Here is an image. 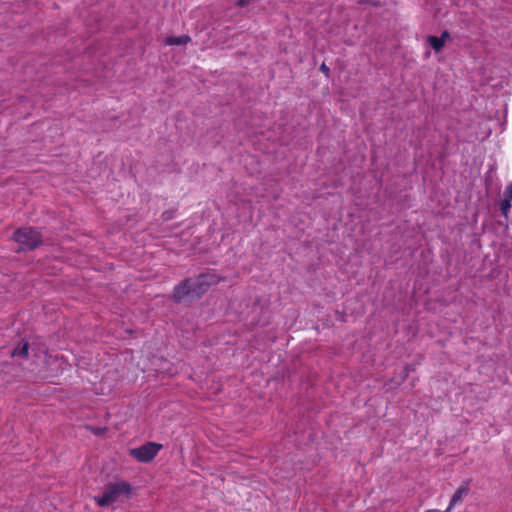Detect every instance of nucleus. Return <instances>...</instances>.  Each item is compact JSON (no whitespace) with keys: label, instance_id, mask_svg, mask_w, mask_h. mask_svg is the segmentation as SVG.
Listing matches in <instances>:
<instances>
[{"label":"nucleus","instance_id":"7","mask_svg":"<svg viewBox=\"0 0 512 512\" xmlns=\"http://www.w3.org/2000/svg\"><path fill=\"white\" fill-rule=\"evenodd\" d=\"M449 38L450 33L447 30H445L442 32L440 37L434 35L427 36L426 41L435 52H440Z\"/></svg>","mask_w":512,"mask_h":512},{"label":"nucleus","instance_id":"9","mask_svg":"<svg viewBox=\"0 0 512 512\" xmlns=\"http://www.w3.org/2000/svg\"><path fill=\"white\" fill-rule=\"evenodd\" d=\"M29 350V344L27 342H22L18 344L11 352L12 357H27Z\"/></svg>","mask_w":512,"mask_h":512},{"label":"nucleus","instance_id":"6","mask_svg":"<svg viewBox=\"0 0 512 512\" xmlns=\"http://www.w3.org/2000/svg\"><path fill=\"white\" fill-rule=\"evenodd\" d=\"M469 484L470 481L466 480L460 485V487H458V489L455 491V493L450 499L448 511H451L454 507L459 505L463 501V498L468 495L470 490Z\"/></svg>","mask_w":512,"mask_h":512},{"label":"nucleus","instance_id":"11","mask_svg":"<svg viewBox=\"0 0 512 512\" xmlns=\"http://www.w3.org/2000/svg\"><path fill=\"white\" fill-rule=\"evenodd\" d=\"M504 199L512 202V183L506 186L504 191Z\"/></svg>","mask_w":512,"mask_h":512},{"label":"nucleus","instance_id":"10","mask_svg":"<svg viewBox=\"0 0 512 512\" xmlns=\"http://www.w3.org/2000/svg\"><path fill=\"white\" fill-rule=\"evenodd\" d=\"M511 209V201L503 199L500 205L501 213L507 217L509 211Z\"/></svg>","mask_w":512,"mask_h":512},{"label":"nucleus","instance_id":"3","mask_svg":"<svg viewBox=\"0 0 512 512\" xmlns=\"http://www.w3.org/2000/svg\"><path fill=\"white\" fill-rule=\"evenodd\" d=\"M161 448V444L155 442H147L138 448L130 449L129 455L136 459L138 462L147 463L156 457Z\"/></svg>","mask_w":512,"mask_h":512},{"label":"nucleus","instance_id":"4","mask_svg":"<svg viewBox=\"0 0 512 512\" xmlns=\"http://www.w3.org/2000/svg\"><path fill=\"white\" fill-rule=\"evenodd\" d=\"M195 289H197L195 281L191 282L190 280H184L183 282L175 286L173 291V298L176 302H180L189 295L194 297L196 296L194 292Z\"/></svg>","mask_w":512,"mask_h":512},{"label":"nucleus","instance_id":"8","mask_svg":"<svg viewBox=\"0 0 512 512\" xmlns=\"http://www.w3.org/2000/svg\"><path fill=\"white\" fill-rule=\"evenodd\" d=\"M191 41V38L190 36L188 35H182V36H170V37H167L166 40H165V43L167 45H186L187 43H189Z\"/></svg>","mask_w":512,"mask_h":512},{"label":"nucleus","instance_id":"5","mask_svg":"<svg viewBox=\"0 0 512 512\" xmlns=\"http://www.w3.org/2000/svg\"><path fill=\"white\" fill-rule=\"evenodd\" d=\"M218 282V279L213 274H201L196 280L195 285L197 286V289L194 290L196 297L201 296L203 293H205L209 286L216 284Z\"/></svg>","mask_w":512,"mask_h":512},{"label":"nucleus","instance_id":"13","mask_svg":"<svg viewBox=\"0 0 512 512\" xmlns=\"http://www.w3.org/2000/svg\"><path fill=\"white\" fill-rule=\"evenodd\" d=\"M425 512H450V511H448V508H447L445 511H441L439 509H429V510H426Z\"/></svg>","mask_w":512,"mask_h":512},{"label":"nucleus","instance_id":"2","mask_svg":"<svg viewBox=\"0 0 512 512\" xmlns=\"http://www.w3.org/2000/svg\"><path fill=\"white\" fill-rule=\"evenodd\" d=\"M14 240L22 249L33 250L41 244L42 237L38 230L31 227H24L14 233Z\"/></svg>","mask_w":512,"mask_h":512},{"label":"nucleus","instance_id":"1","mask_svg":"<svg viewBox=\"0 0 512 512\" xmlns=\"http://www.w3.org/2000/svg\"><path fill=\"white\" fill-rule=\"evenodd\" d=\"M132 487L126 481H116L108 483L104 486L101 496H95L94 501L100 507L109 506L124 497L129 499L131 497Z\"/></svg>","mask_w":512,"mask_h":512},{"label":"nucleus","instance_id":"12","mask_svg":"<svg viewBox=\"0 0 512 512\" xmlns=\"http://www.w3.org/2000/svg\"><path fill=\"white\" fill-rule=\"evenodd\" d=\"M320 71H321L322 73H324V75H325L326 77H329V75H330V69H329V67H327V65H326L325 63H322V64H321V66H320Z\"/></svg>","mask_w":512,"mask_h":512}]
</instances>
